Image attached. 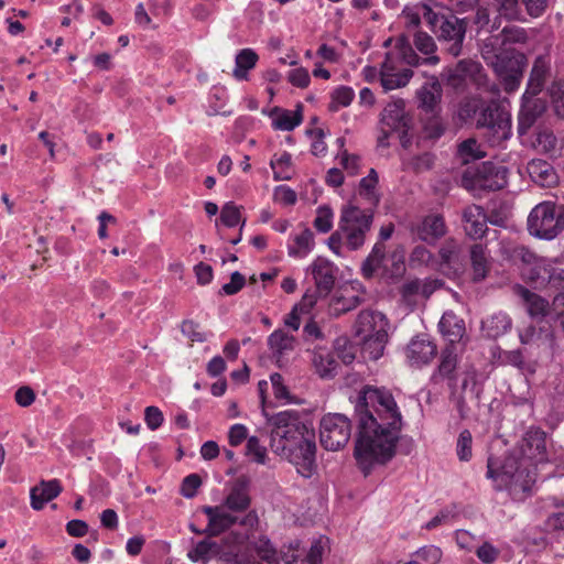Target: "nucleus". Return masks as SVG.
Masks as SVG:
<instances>
[{
    "label": "nucleus",
    "mask_w": 564,
    "mask_h": 564,
    "mask_svg": "<svg viewBox=\"0 0 564 564\" xmlns=\"http://www.w3.org/2000/svg\"><path fill=\"white\" fill-rule=\"evenodd\" d=\"M358 434L355 458L365 476L377 464H386L395 454L402 415L392 393L386 388L366 387L355 406Z\"/></svg>",
    "instance_id": "f257e3e1"
},
{
    "label": "nucleus",
    "mask_w": 564,
    "mask_h": 564,
    "mask_svg": "<svg viewBox=\"0 0 564 564\" xmlns=\"http://www.w3.org/2000/svg\"><path fill=\"white\" fill-rule=\"evenodd\" d=\"M547 462L546 434L539 427H530L517 447L503 457L489 456L487 478L497 491L510 495L528 492L536 481V467Z\"/></svg>",
    "instance_id": "f03ea898"
},
{
    "label": "nucleus",
    "mask_w": 564,
    "mask_h": 564,
    "mask_svg": "<svg viewBox=\"0 0 564 564\" xmlns=\"http://www.w3.org/2000/svg\"><path fill=\"white\" fill-rule=\"evenodd\" d=\"M272 426L270 446L279 456L310 478L316 469V442L312 422L296 410H285L269 419Z\"/></svg>",
    "instance_id": "7ed1b4c3"
},
{
    "label": "nucleus",
    "mask_w": 564,
    "mask_h": 564,
    "mask_svg": "<svg viewBox=\"0 0 564 564\" xmlns=\"http://www.w3.org/2000/svg\"><path fill=\"white\" fill-rule=\"evenodd\" d=\"M510 257L531 265L527 275L535 289L554 292L564 290V269L554 260L538 257L525 246L512 247Z\"/></svg>",
    "instance_id": "20e7f679"
},
{
    "label": "nucleus",
    "mask_w": 564,
    "mask_h": 564,
    "mask_svg": "<svg viewBox=\"0 0 564 564\" xmlns=\"http://www.w3.org/2000/svg\"><path fill=\"white\" fill-rule=\"evenodd\" d=\"M528 230L530 235L552 240L564 231V205L545 200L538 204L529 214Z\"/></svg>",
    "instance_id": "39448f33"
},
{
    "label": "nucleus",
    "mask_w": 564,
    "mask_h": 564,
    "mask_svg": "<svg viewBox=\"0 0 564 564\" xmlns=\"http://www.w3.org/2000/svg\"><path fill=\"white\" fill-rule=\"evenodd\" d=\"M372 221L373 212L371 209H361L350 203L343 206L338 227L343 231L345 243L350 250H358L364 246Z\"/></svg>",
    "instance_id": "423d86ee"
},
{
    "label": "nucleus",
    "mask_w": 564,
    "mask_h": 564,
    "mask_svg": "<svg viewBox=\"0 0 564 564\" xmlns=\"http://www.w3.org/2000/svg\"><path fill=\"white\" fill-rule=\"evenodd\" d=\"M316 289L314 291H306L302 297L301 306L310 310L312 308L318 297L327 296L335 285L336 267L333 262L323 257H317L308 267Z\"/></svg>",
    "instance_id": "0eeeda50"
},
{
    "label": "nucleus",
    "mask_w": 564,
    "mask_h": 564,
    "mask_svg": "<svg viewBox=\"0 0 564 564\" xmlns=\"http://www.w3.org/2000/svg\"><path fill=\"white\" fill-rule=\"evenodd\" d=\"M527 65L528 59L523 53L508 51L500 55L490 67L499 77L505 91L511 94L520 87Z\"/></svg>",
    "instance_id": "6e6552de"
},
{
    "label": "nucleus",
    "mask_w": 564,
    "mask_h": 564,
    "mask_svg": "<svg viewBox=\"0 0 564 564\" xmlns=\"http://www.w3.org/2000/svg\"><path fill=\"white\" fill-rule=\"evenodd\" d=\"M351 435L350 420L340 413L324 415L319 424V441L326 451H338L344 447Z\"/></svg>",
    "instance_id": "1a4fd4ad"
},
{
    "label": "nucleus",
    "mask_w": 564,
    "mask_h": 564,
    "mask_svg": "<svg viewBox=\"0 0 564 564\" xmlns=\"http://www.w3.org/2000/svg\"><path fill=\"white\" fill-rule=\"evenodd\" d=\"M477 127L486 130L485 135L492 145L500 144L511 135L510 115L497 105L487 106L481 110Z\"/></svg>",
    "instance_id": "9d476101"
},
{
    "label": "nucleus",
    "mask_w": 564,
    "mask_h": 564,
    "mask_svg": "<svg viewBox=\"0 0 564 564\" xmlns=\"http://www.w3.org/2000/svg\"><path fill=\"white\" fill-rule=\"evenodd\" d=\"M203 512L208 517V524L203 532L208 535H218L235 523H239L248 529H252L258 524V516L254 511H250L243 517H238L231 514L224 506H206L203 507Z\"/></svg>",
    "instance_id": "9b49d317"
},
{
    "label": "nucleus",
    "mask_w": 564,
    "mask_h": 564,
    "mask_svg": "<svg viewBox=\"0 0 564 564\" xmlns=\"http://www.w3.org/2000/svg\"><path fill=\"white\" fill-rule=\"evenodd\" d=\"M467 31V22L455 14H447L438 29H435V36L442 48L451 56L457 57L463 51V44Z\"/></svg>",
    "instance_id": "f8f14e48"
},
{
    "label": "nucleus",
    "mask_w": 564,
    "mask_h": 564,
    "mask_svg": "<svg viewBox=\"0 0 564 564\" xmlns=\"http://www.w3.org/2000/svg\"><path fill=\"white\" fill-rule=\"evenodd\" d=\"M388 321L386 316L375 311H361L355 323V334L361 339L376 336L379 349L375 355L382 356L388 340Z\"/></svg>",
    "instance_id": "ddd939ff"
},
{
    "label": "nucleus",
    "mask_w": 564,
    "mask_h": 564,
    "mask_svg": "<svg viewBox=\"0 0 564 564\" xmlns=\"http://www.w3.org/2000/svg\"><path fill=\"white\" fill-rule=\"evenodd\" d=\"M400 62L399 54L393 52L386 54L379 70L380 83L386 91L406 86L413 76V70L410 68L399 69Z\"/></svg>",
    "instance_id": "4468645a"
},
{
    "label": "nucleus",
    "mask_w": 564,
    "mask_h": 564,
    "mask_svg": "<svg viewBox=\"0 0 564 564\" xmlns=\"http://www.w3.org/2000/svg\"><path fill=\"white\" fill-rule=\"evenodd\" d=\"M443 89L436 76H430L427 80L416 90L419 108L426 115H435L440 110Z\"/></svg>",
    "instance_id": "2eb2a0df"
},
{
    "label": "nucleus",
    "mask_w": 564,
    "mask_h": 564,
    "mask_svg": "<svg viewBox=\"0 0 564 564\" xmlns=\"http://www.w3.org/2000/svg\"><path fill=\"white\" fill-rule=\"evenodd\" d=\"M412 232L419 240L433 245L446 234L444 217L440 214L427 215L412 227Z\"/></svg>",
    "instance_id": "dca6fc26"
},
{
    "label": "nucleus",
    "mask_w": 564,
    "mask_h": 564,
    "mask_svg": "<svg viewBox=\"0 0 564 564\" xmlns=\"http://www.w3.org/2000/svg\"><path fill=\"white\" fill-rule=\"evenodd\" d=\"M436 354V345L425 335L414 337L406 347V358L413 367L430 364Z\"/></svg>",
    "instance_id": "f3484780"
},
{
    "label": "nucleus",
    "mask_w": 564,
    "mask_h": 564,
    "mask_svg": "<svg viewBox=\"0 0 564 564\" xmlns=\"http://www.w3.org/2000/svg\"><path fill=\"white\" fill-rule=\"evenodd\" d=\"M544 111L545 102L542 99L522 96L517 128L519 135L527 134Z\"/></svg>",
    "instance_id": "a211bd4d"
},
{
    "label": "nucleus",
    "mask_w": 564,
    "mask_h": 564,
    "mask_svg": "<svg viewBox=\"0 0 564 564\" xmlns=\"http://www.w3.org/2000/svg\"><path fill=\"white\" fill-rule=\"evenodd\" d=\"M463 221L464 230L471 239H481L488 230V218L481 206L469 205L464 208Z\"/></svg>",
    "instance_id": "6ab92c4d"
},
{
    "label": "nucleus",
    "mask_w": 564,
    "mask_h": 564,
    "mask_svg": "<svg viewBox=\"0 0 564 564\" xmlns=\"http://www.w3.org/2000/svg\"><path fill=\"white\" fill-rule=\"evenodd\" d=\"M482 70L478 62L460 59L455 67L448 69L447 83L455 89L462 88L468 79L477 80Z\"/></svg>",
    "instance_id": "aec40b11"
},
{
    "label": "nucleus",
    "mask_w": 564,
    "mask_h": 564,
    "mask_svg": "<svg viewBox=\"0 0 564 564\" xmlns=\"http://www.w3.org/2000/svg\"><path fill=\"white\" fill-rule=\"evenodd\" d=\"M405 104L402 99L389 102L382 111L381 122L392 131L405 134L410 118L405 115Z\"/></svg>",
    "instance_id": "412c9836"
},
{
    "label": "nucleus",
    "mask_w": 564,
    "mask_h": 564,
    "mask_svg": "<svg viewBox=\"0 0 564 564\" xmlns=\"http://www.w3.org/2000/svg\"><path fill=\"white\" fill-rule=\"evenodd\" d=\"M457 352L455 346H446L441 352V360L433 372L431 380L434 383H438L442 380H448L449 387L453 388L455 381V372L457 368Z\"/></svg>",
    "instance_id": "4be33fe9"
},
{
    "label": "nucleus",
    "mask_w": 564,
    "mask_h": 564,
    "mask_svg": "<svg viewBox=\"0 0 564 564\" xmlns=\"http://www.w3.org/2000/svg\"><path fill=\"white\" fill-rule=\"evenodd\" d=\"M311 362L316 375L322 379H333L337 375L339 364L332 351L326 348H315L311 352Z\"/></svg>",
    "instance_id": "5701e85b"
},
{
    "label": "nucleus",
    "mask_w": 564,
    "mask_h": 564,
    "mask_svg": "<svg viewBox=\"0 0 564 564\" xmlns=\"http://www.w3.org/2000/svg\"><path fill=\"white\" fill-rule=\"evenodd\" d=\"M250 503L249 480L246 477H239L226 497L224 507L230 511L240 512L247 510Z\"/></svg>",
    "instance_id": "b1692460"
},
{
    "label": "nucleus",
    "mask_w": 564,
    "mask_h": 564,
    "mask_svg": "<svg viewBox=\"0 0 564 564\" xmlns=\"http://www.w3.org/2000/svg\"><path fill=\"white\" fill-rule=\"evenodd\" d=\"M476 184L485 189L498 191L507 184L506 169H497L490 163H484L476 174Z\"/></svg>",
    "instance_id": "393cba45"
},
{
    "label": "nucleus",
    "mask_w": 564,
    "mask_h": 564,
    "mask_svg": "<svg viewBox=\"0 0 564 564\" xmlns=\"http://www.w3.org/2000/svg\"><path fill=\"white\" fill-rule=\"evenodd\" d=\"M528 173L531 180L542 187H551L558 181L557 173L551 163L533 159L528 163Z\"/></svg>",
    "instance_id": "a878e982"
},
{
    "label": "nucleus",
    "mask_w": 564,
    "mask_h": 564,
    "mask_svg": "<svg viewBox=\"0 0 564 564\" xmlns=\"http://www.w3.org/2000/svg\"><path fill=\"white\" fill-rule=\"evenodd\" d=\"M62 492V486L58 479L42 480L30 491L31 507L34 510H41L46 502L53 500Z\"/></svg>",
    "instance_id": "bb28decb"
},
{
    "label": "nucleus",
    "mask_w": 564,
    "mask_h": 564,
    "mask_svg": "<svg viewBox=\"0 0 564 564\" xmlns=\"http://www.w3.org/2000/svg\"><path fill=\"white\" fill-rule=\"evenodd\" d=\"M442 335L448 340L447 346H455L465 335V322L453 312H445L438 323Z\"/></svg>",
    "instance_id": "cd10ccee"
},
{
    "label": "nucleus",
    "mask_w": 564,
    "mask_h": 564,
    "mask_svg": "<svg viewBox=\"0 0 564 564\" xmlns=\"http://www.w3.org/2000/svg\"><path fill=\"white\" fill-rule=\"evenodd\" d=\"M271 116L273 117L272 126L275 130L292 131L303 121V105L297 104L294 111L275 107Z\"/></svg>",
    "instance_id": "c85d7f7f"
},
{
    "label": "nucleus",
    "mask_w": 564,
    "mask_h": 564,
    "mask_svg": "<svg viewBox=\"0 0 564 564\" xmlns=\"http://www.w3.org/2000/svg\"><path fill=\"white\" fill-rule=\"evenodd\" d=\"M516 292L525 303L527 311L531 317L543 318L547 315L549 302L541 295L531 292L522 285H517Z\"/></svg>",
    "instance_id": "c756f323"
},
{
    "label": "nucleus",
    "mask_w": 564,
    "mask_h": 564,
    "mask_svg": "<svg viewBox=\"0 0 564 564\" xmlns=\"http://www.w3.org/2000/svg\"><path fill=\"white\" fill-rule=\"evenodd\" d=\"M294 337L282 329L274 330L268 337L269 348L280 367L282 366L284 356L294 349Z\"/></svg>",
    "instance_id": "7c9ffc66"
},
{
    "label": "nucleus",
    "mask_w": 564,
    "mask_h": 564,
    "mask_svg": "<svg viewBox=\"0 0 564 564\" xmlns=\"http://www.w3.org/2000/svg\"><path fill=\"white\" fill-rule=\"evenodd\" d=\"M480 394L481 389H469L468 393H458L457 390L452 391L451 400L454 402L462 420L468 419L473 409L479 408Z\"/></svg>",
    "instance_id": "2f4dec72"
},
{
    "label": "nucleus",
    "mask_w": 564,
    "mask_h": 564,
    "mask_svg": "<svg viewBox=\"0 0 564 564\" xmlns=\"http://www.w3.org/2000/svg\"><path fill=\"white\" fill-rule=\"evenodd\" d=\"M314 234L310 228H304L295 235L288 246V253L293 258H305L314 248Z\"/></svg>",
    "instance_id": "473e14b6"
},
{
    "label": "nucleus",
    "mask_w": 564,
    "mask_h": 564,
    "mask_svg": "<svg viewBox=\"0 0 564 564\" xmlns=\"http://www.w3.org/2000/svg\"><path fill=\"white\" fill-rule=\"evenodd\" d=\"M440 265L441 268L458 272L463 269L460 259V248L454 239H448L441 247L440 251Z\"/></svg>",
    "instance_id": "72a5a7b5"
},
{
    "label": "nucleus",
    "mask_w": 564,
    "mask_h": 564,
    "mask_svg": "<svg viewBox=\"0 0 564 564\" xmlns=\"http://www.w3.org/2000/svg\"><path fill=\"white\" fill-rule=\"evenodd\" d=\"M512 321L506 313H496L481 322V329L487 337L498 338L511 329Z\"/></svg>",
    "instance_id": "f704fd0d"
},
{
    "label": "nucleus",
    "mask_w": 564,
    "mask_h": 564,
    "mask_svg": "<svg viewBox=\"0 0 564 564\" xmlns=\"http://www.w3.org/2000/svg\"><path fill=\"white\" fill-rule=\"evenodd\" d=\"M469 254L473 269V280L475 282L482 281L489 271L486 248L480 243H475L471 246Z\"/></svg>",
    "instance_id": "c9c22d12"
},
{
    "label": "nucleus",
    "mask_w": 564,
    "mask_h": 564,
    "mask_svg": "<svg viewBox=\"0 0 564 564\" xmlns=\"http://www.w3.org/2000/svg\"><path fill=\"white\" fill-rule=\"evenodd\" d=\"M258 59V54L251 48L239 51L235 59L234 77L238 80L248 79V72L256 67Z\"/></svg>",
    "instance_id": "e433bc0d"
},
{
    "label": "nucleus",
    "mask_w": 564,
    "mask_h": 564,
    "mask_svg": "<svg viewBox=\"0 0 564 564\" xmlns=\"http://www.w3.org/2000/svg\"><path fill=\"white\" fill-rule=\"evenodd\" d=\"M546 75V66L542 59V57H538L533 64V67L530 73V77L528 80L527 89L522 96L525 98L538 96L544 86Z\"/></svg>",
    "instance_id": "4c0bfd02"
},
{
    "label": "nucleus",
    "mask_w": 564,
    "mask_h": 564,
    "mask_svg": "<svg viewBox=\"0 0 564 564\" xmlns=\"http://www.w3.org/2000/svg\"><path fill=\"white\" fill-rule=\"evenodd\" d=\"M505 43L500 34H490L481 41L480 54L487 65H491L497 61L500 55L506 54L508 51H503Z\"/></svg>",
    "instance_id": "58836bf2"
},
{
    "label": "nucleus",
    "mask_w": 564,
    "mask_h": 564,
    "mask_svg": "<svg viewBox=\"0 0 564 564\" xmlns=\"http://www.w3.org/2000/svg\"><path fill=\"white\" fill-rule=\"evenodd\" d=\"M220 545L210 539H205L195 544L188 552V557L193 562L206 563L220 554Z\"/></svg>",
    "instance_id": "ea45409f"
},
{
    "label": "nucleus",
    "mask_w": 564,
    "mask_h": 564,
    "mask_svg": "<svg viewBox=\"0 0 564 564\" xmlns=\"http://www.w3.org/2000/svg\"><path fill=\"white\" fill-rule=\"evenodd\" d=\"M532 147L541 153L553 155L558 150V140L551 129L540 128Z\"/></svg>",
    "instance_id": "a19ab883"
},
{
    "label": "nucleus",
    "mask_w": 564,
    "mask_h": 564,
    "mask_svg": "<svg viewBox=\"0 0 564 564\" xmlns=\"http://www.w3.org/2000/svg\"><path fill=\"white\" fill-rule=\"evenodd\" d=\"M384 256L386 246L382 242H377L361 264L362 275L367 279L372 278L375 272L380 268Z\"/></svg>",
    "instance_id": "79ce46f5"
},
{
    "label": "nucleus",
    "mask_w": 564,
    "mask_h": 564,
    "mask_svg": "<svg viewBox=\"0 0 564 564\" xmlns=\"http://www.w3.org/2000/svg\"><path fill=\"white\" fill-rule=\"evenodd\" d=\"M436 261L433 253L424 246H416L409 256V265L411 269L434 268Z\"/></svg>",
    "instance_id": "37998d69"
},
{
    "label": "nucleus",
    "mask_w": 564,
    "mask_h": 564,
    "mask_svg": "<svg viewBox=\"0 0 564 564\" xmlns=\"http://www.w3.org/2000/svg\"><path fill=\"white\" fill-rule=\"evenodd\" d=\"M361 302L362 299L359 295L335 296L329 303V311L333 315L339 316L356 308Z\"/></svg>",
    "instance_id": "c03bdc74"
},
{
    "label": "nucleus",
    "mask_w": 564,
    "mask_h": 564,
    "mask_svg": "<svg viewBox=\"0 0 564 564\" xmlns=\"http://www.w3.org/2000/svg\"><path fill=\"white\" fill-rule=\"evenodd\" d=\"M270 166L273 170V177L275 181L291 180V154L288 152L282 153L278 159H272Z\"/></svg>",
    "instance_id": "a18cd8bd"
},
{
    "label": "nucleus",
    "mask_w": 564,
    "mask_h": 564,
    "mask_svg": "<svg viewBox=\"0 0 564 564\" xmlns=\"http://www.w3.org/2000/svg\"><path fill=\"white\" fill-rule=\"evenodd\" d=\"M253 549L262 561L269 564H279L278 552L268 539L260 538L253 543Z\"/></svg>",
    "instance_id": "49530a36"
},
{
    "label": "nucleus",
    "mask_w": 564,
    "mask_h": 564,
    "mask_svg": "<svg viewBox=\"0 0 564 564\" xmlns=\"http://www.w3.org/2000/svg\"><path fill=\"white\" fill-rule=\"evenodd\" d=\"M473 436L468 430H463L457 438L456 454L460 462H468L473 456Z\"/></svg>",
    "instance_id": "de8ad7c7"
},
{
    "label": "nucleus",
    "mask_w": 564,
    "mask_h": 564,
    "mask_svg": "<svg viewBox=\"0 0 564 564\" xmlns=\"http://www.w3.org/2000/svg\"><path fill=\"white\" fill-rule=\"evenodd\" d=\"M458 154L464 163H468L471 160L481 159L485 153L479 149V145L475 139H467L458 145Z\"/></svg>",
    "instance_id": "09e8293b"
},
{
    "label": "nucleus",
    "mask_w": 564,
    "mask_h": 564,
    "mask_svg": "<svg viewBox=\"0 0 564 564\" xmlns=\"http://www.w3.org/2000/svg\"><path fill=\"white\" fill-rule=\"evenodd\" d=\"M355 97L352 88L348 86H340L332 94L330 110H338L339 107H347L351 104Z\"/></svg>",
    "instance_id": "8fccbe9b"
},
{
    "label": "nucleus",
    "mask_w": 564,
    "mask_h": 564,
    "mask_svg": "<svg viewBox=\"0 0 564 564\" xmlns=\"http://www.w3.org/2000/svg\"><path fill=\"white\" fill-rule=\"evenodd\" d=\"M499 14L508 20H522L519 0H495Z\"/></svg>",
    "instance_id": "3c124183"
},
{
    "label": "nucleus",
    "mask_w": 564,
    "mask_h": 564,
    "mask_svg": "<svg viewBox=\"0 0 564 564\" xmlns=\"http://www.w3.org/2000/svg\"><path fill=\"white\" fill-rule=\"evenodd\" d=\"M333 210L328 206H319L314 219V227L317 231L326 234L333 227Z\"/></svg>",
    "instance_id": "603ef678"
},
{
    "label": "nucleus",
    "mask_w": 564,
    "mask_h": 564,
    "mask_svg": "<svg viewBox=\"0 0 564 564\" xmlns=\"http://www.w3.org/2000/svg\"><path fill=\"white\" fill-rule=\"evenodd\" d=\"M414 45L416 50L424 55L432 56L436 51V44L434 39L423 31H417L414 34Z\"/></svg>",
    "instance_id": "864d4df0"
},
{
    "label": "nucleus",
    "mask_w": 564,
    "mask_h": 564,
    "mask_svg": "<svg viewBox=\"0 0 564 564\" xmlns=\"http://www.w3.org/2000/svg\"><path fill=\"white\" fill-rule=\"evenodd\" d=\"M279 555V563L282 561L285 564H301L302 553L300 551V542L295 541L290 543L288 546H283Z\"/></svg>",
    "instance_id": "5fc2aeb1"
},
{
    "label": "nucleus",
    "mask_w": 564,
    "mask_h": 564,
    "mask_svg": "<svg viewBox=\"0 0 564 564\" xmlns=\"http://www.w3.org/2000/svg\"><path fill=\"white\" fill-rule=\"evenodd\" d=\"M240 208L232 202H228L223 206L220 220L227 227H235L240 223Z\"/></svg>",
    "instance_id": "6e6d98bb"
},
{
    "label": "nucleus",
    "mask_w": 564,
    "mask_h": 564,
    "mask_svg": "<svg viewBox=\"0 0 564 564\" xmlns=\"http://www.w3.org/2000/svg\"><path fill=\"white\" fill-rule=\"evenodd\" d=\"M301 564H322L324 545L322 539L315 540L310 550L304 554L302 552Z\"/></svg>",
    "instance_id": "4d7b16f0"
},
{
    "label": "nucleus",
    "mask_w": 564,
    "mask_h": 564,
    "mask_svg": "<svg viewBox=\"0 0 564 564\" xmlns=\"http://www.w3.org/2000/svg\"><path fill=\"white\" fill-rule=\"evenodd\" d=\"M400 59L406 63L410 66H417L420 64H429L436 65L440 62V57L436 55L427 56L421 58L412 47L410 50H404L403 53L399 54Z\"/></svg>",
    "instance_id": "13d9d810"
},
{
    "label": "nucleus",
    "mask_w": 564,
    "mask_h": 564,
    "mask_svg": "<svg viewBox=\"0 0 564 564\" xmlns=\"http://www.w3.org/2000/svg\"><path fill=\"white\" fill-rule=\"evenodd\" d=\"M503 39L505 45L508 43H525L528 40L527 31L520 26H505L499 33Z\"/></svg>",
    "instance_id": "bf43d9fd"
},
{
    "label": "nucleus",
    "mask_w": 564,
    "mask_h": 564,
    "mask_svg": "<svg viewBox=\"0 0 564 564\" xmlns=\"http://www.w3.org/2000/svg\"><path fill=\"white\" fill-rule=\"evenodd\" d=\"M434 156L431 153H423L413 156L406 163V166L413 170L415 173H422L433 167Z\"/></svg>",
    "instance_id": "052dcab7"
},
{
    "label": "nucleus",
    "mask_w": 564,
    "mask_h": 564,
    "mask_svg": "<svg viewBox=\"0 0 564 564\" xmlns=\"http://www.w3.org/2000/svg\"><path fill=\"white\" fill-rule=\"evenodd\" d=\"M247 455L252 456L258 464H264L267 458V448L260 444L257 436H250L247 441Z\"/></svg>",
    "instance_id": "680f3d73"
},
{
    "label": "nucleus",
    "mask_w": 564,
    "mask_h": 564,
    "mask_svg": "<svg viewBox=\"0 0 564 564\" xmlns=\"http://www.w3.org/2000/svg\"><path fill=\"white\" fill-rule=\"evenodd\" d=\"M416 555L425 564H438L442 560L443 552L438 546L425 545L416 552Z\"/></svg>",
    "instance_id": "e2e57ef3"
},
{
    "label": "nucleus",
    "mask_w": 564,
    "mask_h": 564,
    "mask_svg": "<svg viewBox=\"0 0 564 564\" xmlns=\"http://www.w3.org/2000/svg\"><path fill=\"white\" fill-rule=\"evenodd\" d=\"M430 116L431 118L424 124L425 133L431 139H438L444 134L445 126L437 113Z\"/></svg>",
    "instance_id": "0e129e2a"
},
{
    "label": "nucleus",
    "mask_w": 564,
    "mask_h": 564,
    "mask_svg": "<svg viewBox=\"0 0 564 564\" xmlns=\"http://www.w3.org/2000/svg\"><path fill=\"white\" fill-rule=\"evenodd\" d=\"M202 485V479L197 474L186 476L181 486V494L185 498H193L197 494V489Z\"/></svg>",
    "instance_id": "69168bd1"
},
{
    "label": "nucleus",
    "mask_w": 564,
    "mask_h": 564,
    "mask_svg": "<svg viewBox=\"0 0 564 564\" xmlns=\"http://www.w3.org/2000/svg\"><path fill=\"white\" fill-rule=\"evenodd\" d=\"M181 330L192 341L203 343L206 340V335L199 330V324L194 321H184L181 325Z\"/></svg>",
    "instance_id": "338daca9"
},
{
    "label": "nucleus",
    "mask_w": 564,
    "mask_h": 564,
    "mask_svg": "<svg viewBox=\"0 0 564 564\" xmlns=\"http://www.w3.org/2000/svg\"><path fill=\"white\" fill-rule=\"evenodd\" d=\"M288 79L293 86L299 88H306L311 83L308 70L304 67L290 70Z\"/></svg>",
    "instance_id": "774afa93"
}]
</instances>
